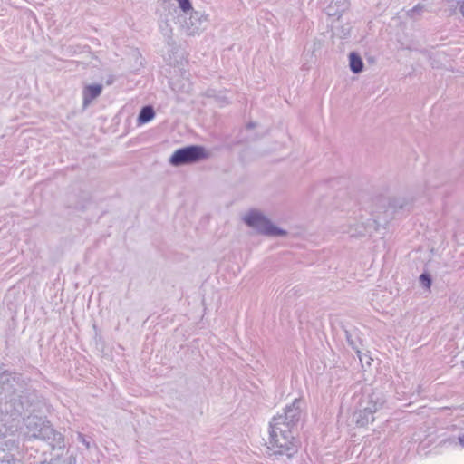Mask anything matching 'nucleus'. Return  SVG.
Segmentation results:
<instances>
[{"label":"nucleus","instance_id":"1","mask_svg":"<svg viewBox=\"0 0 464 464\" xmlns=\"http://www.w3.org/2000/svg\"><path fill=\"white\" fill-rule=\"evenodd\" d=\"M31 406L29 396L15 392L8 373L0 374V464H23L14 458L18 443L14 433L20 418Z\"/></svg>","mask_w":464,"mask_h":464},{"label":"nucleus","instance_id":"2","mask_svg":"<svg viewBox=\"0 0 464 464\" xmlns=\"http://www.w3.org/2000/svg\"><path fill=\"white\" fill-rule=\"evenodd\" d=\"M3 373H8L10 375V382L14 383V389L15 392L22 395H28L31 402V406L28 408L24 415L20 418L25 421V431L24 436L29 439H39L45 440L53 450L63 449L64 447L63 435L53 430L48 421L44 420L41 417L29 415L24 419V415L31 411L34 399V394L30 392L24 387V381L21 375H17L12 372H4Z\"/></svg>","mask_w":464,"mask_h":464},{"label":"nucleus","instance_id":"3","mask_svg":"<svg viewBox=\"0 0 464 464\" xmlns=\"http://www.w3.org/2000/svg\"><path fill=\"white\" fill-rule=\"evenodd\" d=\"M268 448L275 454H286L291 457L296 451L293 430L271 421Z\"/></svg>","mask_w":464,"mask_h":464},{"label":"nucleus","instance_id":"4","mask_svg":"<svg viewBox=\"0 0 464 464\" xmlns=\"http://www.w3.org/2000/svg\"><path fill=\"white\" fill-rule=\"evenodd\" d=\"M385 402L383 395L379 392L364 394L358 410L353 413V420L360 427H366L375 420L374 414L378 412Z\"/></svg>","mask_w":464,"mask_h":464},{"label":"nucleus","instance_id":"5","mask_svg":"<svg viewBox=\"0 0 464 464\" xmlns=\"http://www.w3.org/2000/svg\"><path fill=\"white\" fill-rule=\"evenodd\" d=\"M244 222L258 234L268 237H283L287 234L284 229L275 226L269 218L260 211L251 210L243 217Z\"/></svg>","mask_w":464,"mask_h":464},{"label":"nucleus","instance_id":"6","mask_svg":"<svg viewBox=\"0 0 464 464\" xmlns=\"http://www.w3.org/2000/svg\"><path fill=\"white\" fill-rule=\"evenodd\" d=\"M208 157L205 148L198 145H190L176 150L169 158L172 166L179 167L198 162Z\"/></svg>","mask_w":464,"mask_h":464},{"label":"nucleus","instance_id":"7","mask_svg":"<svg viewBox=\"0 0 464 464\" xmlns=\"http://www.w3.org/2000/svg\"><path fill=\"white\" fill-rule=\"evenodd\" d=\"M304 404L301 399H295L290 405H286L284 413L275 416L272 421L293 430L302 416V408Z\"/></svg>","mask_w":464,"mask_h":464},{"label":"nucleus","instance_id":"8","mask_svg":"<svg viewBox=\"0 0 464 464\" xmlns=\"http://www.w3.org/2000/svg\"><path fill=\"white\" fill-rule=\"evenodd\" d=\"M379 224L373 218H362L360 219L353 220L347 227L345 232L351 237H363L371 236L373 232L378 230Z\"/></svg>","mask_w":464,"mask_h":464},{"label":"nucleus","instance_id":"9","mask_svg":"<svg viewBox=\"0 0 464 464\" xmlns=\"http://www.w3.org/2000/svg\"><path fill=\"white\" fill-rule=\"evenodd\" d=\"M349 7L350 3L347 0H333L326 7V14L339 19Z\"/></svg>","mask_w":464,"mask_h":464},{"label":"nucleus","instance_id":"10","mask_svg":"<svg viewBox=\"0 0 464 464\" xmlns=\"http://www.w3.org/2000/svg\"><path fill=\"white\" fill-rule=\"evenodd\" d=\"M102 86L101 84L88 85L83 89V106L87 107L92 100L101 95Z\"/></svg>","mask_w":464,"mask_h":464},{"label":"nucleus","instance_id":"11","mask_svg":"<svg viewBox=\"0 0 464 464\" xmlns=\"http://www.w3.org/2000/svg\"><path fill=\"white\" fill-rule=\"evenodd\" d=\"M189 23H186V34L188 35H195L200 30V15L198 12L192 14L189 17Z\"/></svg>","mask_w":464,"mask_h":464},{"label":"nucleus","instance_id":"12","mask_svg":"<svg viewBox=\"0 0 464 464\" xmlns=\"http://www.w3.org/2000/svg\"><path fill=\"white\" fill-rule=\"evenodd\" d=\"M350 69L354 73H359L363 69V62L361 56L353 52L349 54Z\"/></svg>","mask_w":464,"mask_h":464},{"label":"nucleus","instance_id":"13","mask_svg":"<svg viewBox=\"0 0 464 464\" xmlns=\"http://www.w3.org/2000/svg\"><path fill=\"white\" fill-rule=\"evenodd\" d=\"M155 116V111L152 106L147 105L144 106L138 116V123L144 124L150 121Z\"/></svg>","mask_w":464,"mask_h":464},{"label":"nucleus","instance_id":"14","mask_svg":"<svg viewBox=\"0 0 464 464\" xmlns=\"http://www.w3.org/2000/svg\"><path fill=\"white\" fill-rule=\"evenodd\" d=\"M179 4V7L184 11L188 12L192 9V5L189 0H176Z\"/></svg>","mask_w":464,"mask_h":464},{"label":"nucleus","instance_id":"15","mask_svg":"<svg viewBox=\"0 0 464 464\" xmlns=\"http://www.w3.org/2000/svg\"><path fill=\"white\" fill-rule=\"evenodd\" d=\"M420 283L427 288H430V285H431V278H430V276L424 273L422 275H420Z\"/></svg>","mask_w":464,"mask_h":464},{"label":"nucleus","instance_id":"16","mask_svg":"<svg viewBox=\"0 0 464 464\" xmlns=\"http://www.w3.org/2000/svg\"><path fill=\"white\" fill-rule=\"evenodd\" d=\"M345 334H346V340H347V342L349 343V344L352 346V348H353L354 351H356V353H360V351H359V349L357 348V346L355 345L354 342L352 340L350 334H349L347 331L345 332Z\"/></svg>","mask_w":464,"mask_h":464},{"label":"nucleus","instance_id":"17","mask_svg":"<svg viewBox=\"0 0 464 464\" xmlns=\"http://www.w3.org/2000/svg\"><path fill=\"white\" fill-rule=\"evenodd\" d=\"M77 439H78V440H79L80 442H82L83 445H85V447H86L87 449H89V448H90V443H89V441L86 440V438H85V436H84L83 434H82V433H78V434H77Z\"/></svg>","mask_w":464,"mask_h":464},{"label":"nucleus","instance_id":"18","mask_svg":"<svg viewBox=\"0 0 464 464\" xmlns=\"http://www.w3.org/2000/svg\"><path fill=\"white\" fill-rule=\"evenodd\" d=\"M459 13L464 17V0L459 5Z\"/></svg>","mask_w":464,"mask_h":464},{"label":"nucleus","instance_id":"19","mask_svg":"<svg viewBox=\"0 0 464 464\" xmlns=\"http://www.w3.org/2000/svg\"><path fill=\"white\" fill-rule=\"evenodd\" d=\"M393 207L394 208H402L404 207V204L402 202H400V203H397L395 200L393 202Z\"/></svg>","mask_w":464,"mask_h":464},{"label":"nucleus","instance_id":"20","mask_svg":"<svg viewBox=\"0 0 464 464\" xmlns=\"http://www.w3.org/2000/svg\"><path fill=\"white\" fill-rule=\"evenodd\" d=\"M459 443L462 447H464V435L459 438Z\"/></svg>","mask_w":464,"mask_h":464},{"label":"nucleus","instance_id":"21","mask_svg":"<svg viewBox=\"0 0 464 464\" xmlns=\"http://www.w3.org/2000/svg\"><path fill=\"white\" fill-rule=\"evenodd\" d=\"M255 126H256V124L254 122H250L247 124L248 128H254Z\"/></svg>","mask_w":464,"mask_h":464},{"label":"nucleus","instance_id":"22","mask_svg":"<svg viewBox=\"0 0 464 464\" xmlns=\"http://www.w3.org/2000/svg\"><path fill=\"white\" fill-rule=\"evenodd\" d=\"M182 92H189V86L186 90H182Z\"/></svg>","mask_w":464,"mask_h":464},{"label":"nucleus","instance_id":"23","mask_svg":"<svg viewBox=\"0 0 464 464\" xmlns=\"http://www.w3.org/2000/svg\"><path fill=\"white\" fill-rule=\"evenodd\" d=\"M172 89H173V90H176V86H175V84H174V83L172 84Z\"/></svg>","mask_w":464,"mask_h":464},{"label":"nucleus","instance_id":"24","mask_svg":"<svg viewBox=\"0 0 464 464\" xmlns=\"http://www.w3.org/2000/svg\"><path fill=\"white\" fill-rule=\"evenodd\" d=\"M462 354H463V357H464V350H463V352H462ZM462 362H464V360L462 361Z\"/></svg>","mask_w":464,"mask_h":464}]
</instances>
